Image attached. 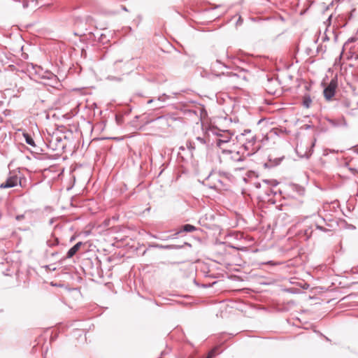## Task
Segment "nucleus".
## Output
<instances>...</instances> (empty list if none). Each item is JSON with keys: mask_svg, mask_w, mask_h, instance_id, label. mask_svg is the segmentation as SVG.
Returning a JSON list of instances; mask_svg holds the SVG:
<instances>
[{"mask_svg": "<svg viewBox=\"0 0 358 358\" xmlns=\"http://www.w3.org/2000/svg\"><path fill=\"white\" fill-rule=\"evenodd\" d=\"M312 103V99L309 95H306L303 99V107L308 108H310Z\"/></svg>", "mask_w": 358, "mask_h": 358, "instance_id": "obj_13", "label": "nucleus"}, {"mask_svg": "<svg viewBox=\"0 0 358 358\" xmlns=\"http://www.w3.org/2000/svg\"><path fill=\"white\" fill-rule=\"evenodd\" d=\"M331 17V16H329L327 20L329 21Z\"/></svg>", "mask_w": 358, "mask_h": 358, "instance_id": "obj_46", "label": "nucleus"}, {"mask_svg": "<svg viewBox=\"0 0 358 358\" xmlns=\"http://www.w3.org/2000/svg\"><path fill=\"white\" fill-rule=\"evenodd\" d=\"M329 122L330 123V124L334 127H338L340 124L336 122V120H328Z\"/></svg>", "mask_w": 358, "mask_h": 358, "instance_id": "obj_25", "label": "nucleus"}, {"mask_svg": "<svg viewBox=\"0 0 358 358\" xmlns=\"http://www.w3.org/2000/svg\"><path fill=\"white\" fill-rule=\"evenodd\" d=\"M15 1H18V2H22V7L24 8H27L29 7V3L31 1L33 2L34 0H15Z\"/></svg>", "mask_w": 358, "mask_h": 358, "instance_id": "obj_20", "label": "nucleus"}, {"mask_svg": "<svg viewBox=\"0 0 358 358\" xmlns=\"http://www.w3.org/2000/svg\"><path fill=\"white\" fill-rule=\"evenodd\" d=\"M187 147H188L189 148H192V143H188L187 144Z\"/></svg>", "mask_w": 358, "mask_h": 358, "instance_id": "obj_39", "label": "nucleus"}, {"mask_svg": "<svg viewBox=\"0 0 358 358\" xmlns=\"http://www.w3.org/2000/svg\"><path fill=\"white\" fill-rule=\"evenodd\" d=\"M278 185V182H277V181H276V180H273V181H272V185L275 186V185Z\"/></svg>", "mask_w": 358, "mask_h": 358, "instance_id": "obj_35", "label": "nucleus"}, {"mask_svg": "<svg viewBox=\"0 0 358 358\" xmlns=\"http://www.w3.org/2000/svg\"><path fill=\"white\" fill-rule=\"evenodd\" d=\"M169 99V96L166 95V94H163L158 96V98L156 100L157 102H161L162 103L165 102L167 99Z\"/></svg>", "mask_w": 358, "mask_h": 358, "instance_id": "obj_17", "label": "nucleus"}, {"mask_svg": "<svg viewBox=\"0 0 358 358\" xmlns=\"http://www.w3.org/2000/svg\"><path fill=\"white\" fill-rule=\"evenodd\" d=\"M50 147L53 150H63L66 145L62 143V139L59 136H52L51 141H50Z\"/></svg>", "mask_w": 358, "mask_h": 358, "instance_id": "obj_6", "label": "nucleus"}, {"mask_svg": "<svg viewBox=\"0 0 358 358\" xmlns=\"http://www.w3.org/2000/svg\"><path fill=\"white\" fill-rule=\"evenodd\" d=\"M210 188H215V186H210Z\"/></svg>", "mask_w": 358, "mask_h": 358, "instance_id": "obj_47", "label": "nucleus"}, {"mask_svg": "<svg viewBox=\"0 0 358 358\" xmlns=\"http://www.w3.org/2000/svg\"><path fill=\"white\" fill-rule=\"evenodd\" d=\"M59 243L58 238H54L52 239H50L47 241V245L49 247H54L55 245H58Z\"/></svg>", "mask_w": 358, "mask_h": 358, "instance_id": "obj_16", "label": "nucleus"}, {"mask_svg": "<svg viewBox=\"0 0 358 358\" xmlns=\"http://www.w3.org/2000/svg\"><path fill=\"white\" fill-rule=\"evenodd\" d=\"M227 66L222 63L219 60H216L215 62L212 63L210 66V71L211 72L215 74L216 76H220L222 74L224 75V72H219V70L226 68Z\"/></svg>", "mask_w": 358, "mask_h": 358, "instance_id": "obj_8", "label": "nucleus"}, {"mask_svg": "<svg viewBox=\"0 0 358 358\" xmlns=\"http://www.w3.org/2000/svg\"><path fill=\"white\" fill-rule=\"evenodd\" d=\"M51 266H52V265H47V266H45V268H46L47 269H50V270L55 271L56 268H55V267H54V268H51Z\"/></svg>", "mask_w": 358, "mask_h": 358, "instance_id": "obj_32", "label": "nucleus"}, {"mask_svg": "<svg viewBox=\"0 0 358 358\" xmlns=\"http://www.w3.org/2000/svg\"><path fill=\"white\" fill-rule=\"evenodd\" d=\"M122 117H120L118 115H115V120H116V122L118 124H122Z\"/></svg>", "mask_w": 358, "mask_h": 358, "instance_id": "obj_27", "label": "nucleus"}, {"mask_svg": "<svg viewBox=\"0 0 358 358\" xmlns=\"http://www.w3.org/2000/svg\"><path fill=\"white\" fill-rule=\"evenodd\" d=\"M248 134H251V131L249 129H245V130H244V132L243 134H241V136H245Z\"/></svg>", "mask_w": 358, "mask_h": 358, "instance_id": "obj_29", "label": "nucleus"}, {"mask_svg": "<svg viewBox=\"0 0 358 358\" xmlns=\"http://www.w3.org/2000/svg\"><path fill=\"white\" fill-rule=\"evenodd\" d=\"M337 82L331 80L329 85L324 89V96L327 100H330L335 94Z\"/></svg>", "mask_w": 358, "mask_h": 358, "instance_id": "obj_5", "label": "nucleus"}, {"mask_svg": "<svg viewBox=\"0 0 358 358\" xmlns=\"http://www.w3.org/2000/svg\"><path fill=\"white\" fill-rule=\"evenodd\" d=\"M0 105H2V103H1V102H0Z\"/></svg>", "mask_w": 358, "mask_h": 358, "instance_id": "obj_48", "label": "nucleus"}, {"mask_svg": "<svg viewBox=\"0 0 358 358\" xmlns=\"http://www.w3.org/2000/svg\"><path fill=\"white\" fill-rule=\"evenodd\" d=\"M355 41V39L354 38H352H352H348V40L347 41V42L345 43V44H346V43H352V42H354Z\"/></svg>", "mask_w": 358, "mask_h": 358, "instance_id": "obj_30", "label": "nucleus"}, {"mask_svg": "<svg viewBox=\"0 0 358 358\" xmlns=\"http://www.w3.org/2000/svg\"><path fill=\"white\" fill-rule=\"evenodd\" d=\"M155 102H157L155 99H149L148 101V103L150 104V103H155Z\"/></svg>", "mask_w": 358, "mask_h": 358, "instance_id": "obj_33", "label": "nucleus"}, {"mask_svg": "<svg viewBox=\"0 0 358 358\" xmlns=\"http://www.w3.org/2000/svg\"><path fill=\"white\" fill-rule=\"evenodd\" d=\"M314 227V223L311 224L310 226H307L304 229V234L307 236V238H310L313 234Z\"/></svg>", "mask_w": 358, "mask_h": 358, "instance_id": "obj_14", "label": "nucleus"}, {"mask_svg": "<svg viewBox=\"0 0 358 358\" xmlns=\"http://www.w3.org/2000/svg\"><path fill=\"white\" fill-rule=\"evenodd\" d=\"M82 245H83L82 242H78L76 244H75L72 248H71L68 250V252L66 253V256L65 257H64L63 259H62L61 260H64L65 259H69V258H71L72 257H73L75 255V254L78 251V250L80 249V248Z\"/></svg>", "mask_w": 358, "mask_h": 358, "instance_id": "obj_9", "label": "nucleus"}, {"mask_svg": "<svg viewBox=\"0 0 358 358\" xmlns=\"http://www.w3.org/2000/svg\"><path fill=\"white\" fill-rule=\"evenodd\" d=\"M30 73L34 74L38 78L48 80V82L44 83L45 85H54L58 83V78L56 75L50 71L44 70L41 66L38 65L31 64V70H29Z\"/></svg>", "mask_w": 358, "mask_h": 358, "instance_id": "obj_1", "label": "nucleus"}, {"mask_svg": "<svg viewBox=\"0 0 358 358\" xmlns=\"http://www.w3.org/2000/svg\"><path fill=\"white\" fill-rule=\"evenodd\" d=\"M210 134H212L215 136V138L211 144H215V145L220 148H222L224 144L229 143L232 136L231 134L229 133V131H222L217 128L210 129L208 131V136H210Z\"/></svg>", "mask_w": 358, "mask_h": 358, "instance_id": "obj_2", "label": "nucleus"}, {"mask_svg": "<svg viewBox=\"0 0 358 358\" xmlns=\"http://www.w3.org/2000/svg\"><path fill=\"white\" fill-rule=\"evenodd\" d=\"M314 227H315V229H319V230H320L322 231H324V232H326V231H328L327 229L320 226L317 222H315L314 223Z\"/></svg>", "mask_w": 358, "mask_h": 358, "instance_id": "obj_23", "label": "nucleus"}, {"mask_svg": "<svg viewBox=\"0 0 358 358\" xmlns=\"http://www.w3.org/2000/svg\"><path fill=\"white\" fill-rule=\"evenodd\" d=\"M123 61L122 59H118L114 62L112 64L109 65L107 68V71L108 73H120L124 71L122 69V64Z\"/></svg>", "mask_w": 358, "mask_h": 358, "instance_id": "obj_7", "label": "nucleus"}, {"mask_svg": "<svg viewBox=\"0 0 358 358\" xmlns=\"http://www.w3.org/2000/svg\"><path fill=\"white\" fill-rule=\"evenodd\" d=\"M196 230V227H194L192 224H186L182 225L181 227V228L174 234V236H177L179 234L182 233V232L188 233V232L194 231Z\"/></svg>", "mask_w": 358, "mask_h": 358, "instance_id": "obj_10", "label": "nucleus"}, {"mask_svg": "<svg viewBox=\"0 0 358 358\" xmlns=\"http://www.w3.org/2000/svg\"><path fill=\"white\" fill-rule=\"evenodd\" d=\"M106 80H110V81L120 82L122 80V78L120 77V76H112V75H108L106 77Z\"/></svg>", "mask_w": 358, "mask_h": 358, "instance_id": "obj_19", "label": "nucleus"}, {"mask_svg": "<svg viewBox=\"0 0 358 358\" xmlns=\"http://www.w3.org/2000/svg\"><path fill=\"white\" fill-rule=\"evenodd\" d=\"M350 106V101L348 99L342 100L340 102V107L342 108H348Z\"/></svg>", "mask_w": 358, "mask_h": 358, "instance_id": "obj_18", "label": "nucleus"}, {"mask_svg": "<svg viewBox=\"0 0 358 358\" xmlns=\"http://www.w3.org/2000/svg\"><path fill=\"white\" fill-rule=\"evenodd\" d=\"M237 161H242V159L239 157Z\"/></svg>", "mask_w": 358, "mask_h": 358, "instance_id": "obj_43", "label": "nucleus"}, {"mask_svg": "<svg viewBox=\"0 0 358 358\" xmlns=\"http://www.w3.org/2000/svg\"><path fill=\"white\" fill-rule=\"evenodd\" d=\"M210 286H211V285H203L204 287H210Z\"/></svg>", "mask_w": 358, "mask_h": 358, "instance_id": "obj_41", "label": "nucleus"}, {"mask_svg": "<svg viewBox=\"0 0 358 358\" xmlns=\"http://www.w3.org/2000/svg\"><path fill=\"white\" fill-rule=\"evenodd\" d=\"M121 8H122L123 10H125V11H127V10H127V8H126V6H121Z\"/></svg>", "mask_w": 358, "mask_h": 358, "instance_id": "obj_36", "label": "nucleus"}, {"mask_svg": "<svg viewBox=\"0 0 358 358\" xmlns=\"http://www.w3.org/2000/svg\"><path fill=\"white\" fill-rule=\"evenodd\" d=\"M216 348L211 350L208 355L207 357L213 358L216 355Z\"/></svg>", "mask_w": 358, "mask_h": 358, "instance_id": "obj_24", "label": "nucleus"}, {"mask_svg": "<svg viewBox=\"0 0 358 358\" xmlns=\"http://www.w3.org/2000/svg\"><path fill=\"white\" fill-rule=\"evenodd\" d=\"M315 141L316 139H314V141L310 145H306L305 147H303L301 145H297L295 150L296 155L300 158L308 159L313 152Z\"/></svg>", "mask_w": 358, "mask_h": 358, "instance_id": "obj_3", "label": "nucleus"}, {"mask_svg": "<svg viewBox=\"0 0 358 358\" xmlns=\"http://www.w3.org/2000/svg\"><path fill=\"white\" fill-rule=\"evenodd\" d=\"M241 22H242L241 17H239V18H238V21H237V24H238V23H241Z\"/></svg>", "mask_w": 358, "mask_h": 358, "instance_id": "obj_38", "label": "nucleus"}, {"mask_svg": "<svg viewBox=\"0 0 358 358\" xmlns=\"http://www.w3.org/2000/svg\"><path fill=\"white\" fill-rule=\"evenodd\" d=\"M21 184L20 178L17 174L10 176L4 182L0 185L1 189L11 188Z\"/></svg>", "mask_w": 358, "mask_h": 358, "instance_id": "obj_4", "label": "nucleus"}, {"mask_svg": "<svg viewBox=\"0 0 358 358\" xmlns=\"http://www.w3.org/2000/svg\"><path fill=\"white\" fill-rule=\"evenodd\" d=\"M267 83L268 85H278V81L277 79H273V78H268L267 79Z\"/></svg>", "mask_w": 358, "mask_h": 358, "instance_id": "obj_21", "label": "nucleus"}, {"mask_svg": "<svg viewBox=\"0 0 358 358\" xmlns=\"http://www.w3.org/2000/svg\"><path fill=\"white\" fill-rule=\"evenodd\" d=\"M196 141H198L201 145H207V146L210 144V138H206L204 137L198 136L196 138Z\"/></svg>", "mask_w": 358, "mask_h": 358, "instance_id": "obj_15", "label": "nucleus"}, {"mask_svg": "<svg viewBox=\"0 0 358 358\" xmlns=\"http://www.w3.org/2000/svg\"><path fill=\"white\" fill-rule=\"evenodd\" d=\"M343 125L345 127L348 126V123L344 118L342 119Z\"/></svg>", "mask_w": 358, "mask_h": 358, "instance_id": "obj_34", "label": "nucleus"}, {"mask_svg": "<svg viewBox=\"0 0 358 358\" xmlns=\"http://www.w3.org/2000/svg\"><path fill=\"white\" fill-rule=\"evenodd\" d=\"M180 150H185L184 147H182V146H181V147L180 148Z\"/></svg>", "mask_w": 358, "mask_h": 358, "instance_id": "obj_42", "label": "nucleus"}, {"mask_svg": "<svg viewBox=\"0 0 358 358\" xmlns=\"http://www.w3.org/2000/svg\"><path fill=\"white\" fill-rule=\"evenodd\" d=\"M24 137V139H25V142L32 146V147H35L36 146V144H35V142L34 141V139L32 138V137L29 134H23Z\"/></svg>", "mask_w": 358, "mask_h": 358, "instance_id": "obj_12", "label": "nucleus"}, {"mask_svg": "<svg viewBox=\"0 0 358 358\" xmlns=\"http://www.w3.org/2000/svg\"><path fill=\"white\" fill-rule=\"evenodd\" d=\"M206 358H210V357H206Z\"/></svg>", "mask_w": 358, "mask_h": 358, "instance_id": "obj_49", "label": "nucleus"}, {"mask_svg": "<svg viewBox=\"0 0 358 358\" xmlns=\"http://www.w3.org/2000/svg\"><path fill=\"white\" fill-rule=\"evenodd\" d=\"M241 71H245V69H243V68H241Z\"/></svg>", "mask_w": 358, "mask_h": 358, "instance_id": "obj_44", "label": "nucleus"}, {"mask_svg": "<svg viewBox=\"0 0 358 358\" xmlns=\"http://www.w3.org/2000/svg\"><path fill=\"white\" fill-rule=\"evenodd\" d=\"M227 75H228L229 76H237V77H238V76H238V75H237L236 73H232V72H231V73H227Z\"/></svg>", "mask_w": 358, "mask_h": 358, "instance_id": "obj_31", "label": "nucleus"}, {"mask_svg": "<svg viewBox=\"0 0 358 358\" xmlns=\"http://www.w3.org/2000/svg\"><path fill=\"white\" fill-rule=\"evenodd\" d=\"M57 254H58L57 252H52L51 256L55 257V256L57 255Z\"/></svg>", "mask_w": 358, "mask_h": 358, "instance_id": "obj_37", "label": "nucleus"}, {"mask_svg": "<svg viewBox=\"0 0 358 358\" xmlns=\"http://www.w3.org/2000/svg\"><path fill=\"white\" fill-rule=\"evenodd\" d=\"M350 171H351L352 173H354V172H357V171H356L355 169H350Z\"/></svg>", "mask_w": 358, "mask_h": 358, "instance_id": "obj_40", "label": "nucleus"}, {"mask_svg": "<svg viewBox=\"0 0 358 358\" xmlns=\"http://www.w3.org/2000/svg\"><path fill=\"white\" fill-rule=\"evenodd\" d=\"M247 143L244 144L245 149H249V145H253L256 141V137L254 135H251L250 137L246 138Z\"/></svg>", "mask_w": 358, "mask_h": 358, "instance_id": "obj_11", "label": "nucleus"}, {"mask_svg": "<svg viewBox=\"0 0 358 358\" xmlns=\"http://www.w3.org/2000/svg\"><path fill=\"white\" fill-rule=\"evenodd\" d=\"M160 248H164V249H177V248H181L182 246L175 245H161Z\"/></svg>", "mask_w": 358, "mask_h": 358, "instance_id": "obj_22", "label": "nucleus"}, {"mask_svg": "<svg viewBox=\"0 0 358 358\" xmlns=\"http://www.w3.org/2000/svg\"><path fill=\"white\" fill-rule=\"evenodd\" d=\"M155 108H160L163 107V105L161 102H155Z\"/></svg>", "mask_w": 358, "mask_h": 358, "instance_id": "obj_28", "label": "nucleus"}, {"mask_svg": "<svg viewBox=\"0 0 358 358\" xmlns=\"http://www.w3.org/2000/svg\"><path fill=\"white\" fill-rule=\"evenodd\" d=\"M267 264H272V262H271V261H268V262H267Z\"/></svg>", "mask_w": 358, "mask_h": 358, "instance_id": "obj_45", "label": "nucleus"}, {"mask_svg": "<svg viewBox=\"0 0 358 358\" xmlns=\"http://www.w3.org/2000/svg\"><path fill=\"white\" fill-rule=\"evenodd\" d=\"M24 218V214H20L15 216V220L17 221H21Z\"/></svg>", "mask_w": 358, "mask_h": 358, "instance_id": "obj_26", "label": "nucleus"}]
</instances>
